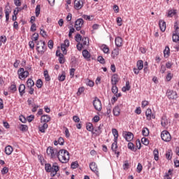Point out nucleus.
<instances>
[{"instance_id": "obj_1", "label": "nucleus", "mask_w": 179, "mask_h": 179, "mask_svg": "<svg viewBox=\"0 0 179 179\" xmlns=\"http://www.w3.org/2000/svg\"><path fill=\"white\" fill-rule=\"evenodd\" d=\"M45 170L46 173H50V177H55V175L59 171V166L56 162L52 165L51 164H45Z\"/></svg>"}, {"instance_id": "obj_2", "label": "nucleus", "mask_w": 179, "mask_h": 179, "mask_svg": "<svg viewBox=\"0 0 179 179\" xmlns=\"http://www.w3.org/2000/svg\"><path fill=\"white\" fill-rule=\"evenodd\" d=\"M57 157L60 163H68L69 162V152L66 150H60L57 154Z\"/></svg>"}, {"instance_id": "obj_3", "label": "nucleus", "mask_w": 179, "mask_h": 179, "mask_svg": "<svg viewBox=\"0 0 179 179\" xmlns=\"http://www.w3.org/2000/svg\"><path fill=\"white\" fill-rule=\"evenodd\" d=\"M76 47L78 51H82L83 48H86L87 47H89V38H83L81 41L77 43Z\"/></svg>"}, {"instance_id": "obj_4", "label": "nucleus", "mask_w": 179, "mask_h": 179, "mask_svg": "<svg viewBox=\"0 0 179 179\" xmlns=\"http://www.w3.org/2000/svg\"><path fill=\"white\" fill-rule=\"evenodd\" d=\"M17 76L19 79H20V80H24V79H26V78L29 77V73L28 71L24 70V68H20L17 70Z\"/></svg>"}, {"instance_id": "obj_5", "label": "nucleus", "mask_w": 179, "mask_h": 179, "mask_svg": "<svg viewBox=\"0 0 179 179\" xmlns=\"http://www.w3.org/2000/svg\"><path fill=\"white\" fill-rule=\"evenodd\" d=\"M46 153L50 159H55L58 155V150L52 147H48L46 150Z\"/></svg>"}, {"instance_id": "obj_6", "label": "nucleus", "mask_w": 179, "mask_h": 179, "mask_svg": "<svg viewBox=\"0 0 179 179\" xmlns=\"http://www.w3.org/2000/svg\"><path fill=\"white\" fill-rule=\"evenodd\" d=\"M174 32L173 34L172 40L173 43H178L179 41V27H178V23L175 22L174 24Z\"/></svg>"}, {"instance_id": "obj_7", "label": "nucleus", "mask_w": 179, "mask_h": 179, "mask_svg": "<svg viewBox=\"0 0 179 179\" xmlns=\"http://www.w3.org/2000/svg\"><path fill=\"white\" fill-rule=\"evenodd\" d=\"M161 138L164 142H170L171 141V135L168 131L164 130L161 133Z\"/></svg>"}, {"instance_id": "obj_8", "label": "nucleus", "mask_w": 179, "mask_h": 179, "mask_svg": "<svg viewBox=\"0 0 179 179\" xmlns=\"http://www.w3.org/2000/svg\"><path fill=\"white\" fill-rule=\"evenodd\" d=\"M36 45V50L38 52H41V54H43V52L45 51V43L44 41H38Z\"/></svg>"}, {"instance_id": "obj_9", "label": "nucleus", "mask_w": 179, "mask_h": 179, "mask_svg": "<svg viewBox=\"0 0 179 179\" xmlns=\"http://www.w3.org/2000/svg\"><path fill=\"white\" fill-rule=\"evenodd\" d=\"M166 96L169 100H175L178 97L177 92L171 90H167Z\"/></svg>"}, {"instance_id": "obj_10", "label": "nucleus", "mask_w": 179, "mask_h": 179, "mask_svg": "<svg viewBox=\"0 0 179 179\" xmlns=\"http://www.w3.org/2000/svg\"><path fill=\"white\" fill-rule=\"evenodd\" d=\"M93 106L95 110H96V111H101V109H102L101 101H100L99 98L97 97L94 98V100L93 101Z\"/></svg>"}, {"instance_id": "obj_11", "label": "nucleus", "mask_w": 179, "mask_h": 179, "mask_svg": "<svg viewBox=\"0 0 179 179\" xmlns=\"http://www.w3.org/2000/svg\"><path fill=\"white\" fill-rule=\"evenodd\" d=\"M85 5V1L84 0H75L74 1V8L76 10H80L83 8V6Z\"/></svg>"}, {"instance_id": "obj_12", "label": "nucleus", "mask_w": 179, "mask_h": 179, "mask_svg": "<svg viewBox=\"0 0 179 179\" xmlns=\"http://www.w3.org/2000/svg\"><path fill=\"white\" fill-rule=\"evenodd\" d=\"M69 47V40L66 39L64 42L61 44V50L63 54H64V55H66V52H67L66 48H68Z\"/></svg>"}, {"instance_id": "obj_13", "label": "nucleus", "mask_w": 179, "mask_h": 179, "mask_svg": "<svg viewBox=\"0 0 179 179\" xmlns=\"http://www.w3.org/2000/svg\"><path fill=\"white\" fill-rule=\"evenodd\" d=\"M83 19L82 18H79L78 19L76 22H75V28L76 29L79 31V30H80V29H82L83 26Z\"/></svg>"}, {"instance_id": "obj_14", "label": "nucleus", "mask_w": 179, "mask_h": 179, "mask_svg": "<svg viewBox=\"0 0 179 179\" xmlns=\"http://www.w3.org/2000/svg\"><path fill=\"white\" fill-rule=\"evenodd\" d=\"M123 136L127 142H131V141L134 139V134L129 131H124L123 133Z\"/></svg>"}, {"instance_id": "obj_15", "label": "nucleus", "mask_w": 179, "mask_h": 179, "mask_svg": "<svg viewBox=\"0 0 179 179\" xmlns=\"http://www.w3.org/2000/svg\"><path fill=\"white\" fill-rule=\"evenodd\" d=\"M90 169L93 171V173H95L96 176H99V167L97 166V164H96V162H91L90 164Z\"/></svg>"}, {"instance_id": "obj_16", "label": "nucleus", "mask_w": 179, "mask_h": 179, "mask_svg": "<svg viewBox=\"0 0 179 179\" xmlns=\"http://www.w3.org/2000/svg\"><path fill=\"white\" fill-rule=\"evenodd\" d=\"M145 116H146V120L148 121H150V120H152V118L153 120H155V118H156L155 115H153L152 113V109H150V108H148V109L146 110V111H145Z\"/></svg>"}, {"instance_id": "obj_17", "label": "nucleus", "mask_w": 179, "mask_h": 179, "mask_svg": "<svg viewBox=\"0 0 179 179\" xmlns=\"http://www.w3.org/2000/svg\"><path fill=\"white\" fill-rule=\"evenodd\" d=\"M117 143H118V141H114V143H112L111 149H112L113 152H114V153H115V155H117V156H120V151L118 150Z\"/></svg>"}, {"instance_id": "obj_18", "label": "nucleus", "mask_w": 179, "mask_h": 179, "mask_svg": "<svg viewBox=\"0 0 179 179\" xmlns=\"http://www.w3.org/2000/svg\"><path fill=\"white\" fill-rule=\"evenodd\" d=\"M101 128H103V124H100L98 128L94 129L92 134H95L96 136H100V135H101V132H103Z\"/></svg>"}, {"instance_id": "obj_19", "label": "nucleus", "mask_w": 179, "mask_h": 179, "mask_svg": "<svg viewBox=\"0 0 179 179\" xmlns=\"http://www.w3.org/2000/svg\"><path fill=\"white\" fill-rule=\"evenodd\" d=\"M38 128L39 132H41L42 134H45V129L48 128V124L43 123V124H39Z\"/></svg>"}, {"instance_id": "obj_20", "label": "nucleus", "mask_w": 179, "mask_h": 179, "mask_svg": "<svg viewBox=\"0 0 179 179\" xmlns=\"http://www.w3.org/2000/svg\"><path fill=\"white\" fill-rule=\"evenodd\" d=\"M51 121V117L48 115H43L41 117V122L47 124V122H50Z\"/></svg>"}, {"instance_id": "obj_21", "label": "nucleus", "mask_w": 179, "mask_h": 179, "mask_svg": "<svg viewBox=\"0 0 179 179\" xmlns=\"http://www.w3.org/2000/svg\"><path fill=\"white\" fill-rule=\"evenodd\" d=\"M120 81V77L118 74H113L111 77V85H117Z\"/></svg>"}, {"instance_id": "obj_22", "label": "nucleus", "mask_w": 179, "mask_h": 179, "mask_svg": "<svg viewBox=\"0 0 179 179\" xmlns=\"http://www.w3.org/2000/svg\"><path fill=\"white\" fill-rule=\"evenodd\" d=\"M83 56L85 59H87V61H90V57H92V55L87 50H83Z\"/></svg>"}, {"instance_id": "obj_23", "label": "nucleus", "mask_w": 179, "mask_h": 179, "mask_svg": "<svg viewBox=\"0 0 179 179\" xmlns=\"http://www.w3.org/2000/svg\"><path fill=\"white\" fill-rule=\"evenodd\" d=\"M159 26L161 31H166V22L160 20L159 22Z\"/></svg>"}, {"instance_id": "obj_24", "label": "nucleus", "mask_w": 179, "mask_h": 179, "mask_svg": "<svg viewBox=\"0 0 179 179\" xmlns=\"http://www.w3.org/2000/svg\"><path fill=\"white\" fill-rule=\"evenodd\" d=\"M113 113L115 117H118L121 113V109L120 108V106H115L113 110Z\"/></svg>"}, {"instance_id": "obj_25", "label": "nucleus", "mask_w": 179, "mask_h": 179, "mask_svg": "<svg viewBox=\"0 0 179 179\" xmlns=\"http://www.w3.org/2000/svg\"><path fill=\"white\" fill-rule=\"evenodd\" d=\"M122 38L117 36L115 40V45L119 48L122 47Z\"/></svg>"}, {"instance_id": "obj_26", "label": "nucleus", "mask_w": 179, "mask_h": 179, "mask_svg": "<svg viewBox=\"0 0 179 179\" xmlns=\"http://www.w3.org/2000/svg\"><path fill=\"white\" fill-rule=\"evenodd\" d=\"M20 96L24 94V90H26V86L24 84H20L18 88Z\"/></svg>"}, {"instance_id": "obj_27", "label": "nucleus", "mask_w": 179, "mask_h": 179, "mask_svg": "<svg viewBox=\"0 0 179 179\" xmlns=\"http://www.w3.org/2000/svg\"><path fill=\"white\" fill-rule=\"evenodd\" d=\"M12 152H13V148H12V146L8 145L5 148V152L6 155H8V156L12 155Z\"/></svg>"}, {"instance_id": "obj_28", "label": "nucleus", "mask_w": 179, "mask_h": 179, "mask_svg": "<svg viewBox=\"0 0 179 179\" xmlns=\"http://www.w3.org/2000/svg\"><path fill=\"white\" fill-rule=\"evenodd\" d=\"M101 50H102L104 54H110V48H108V46H107V45L103 44L101 45Z\"/></svg>"}, {"instance_id": "obj_29", "label": "nucleus", "mask_w": 179, "mask_h": 179, "mask_svg": "<svg viewBox=\"0 0 179 179\" xmlns=\"http://www.w3.org/2000/svg\"><path fill=\"white\" fill-rule=\"evenodd\" d=\"M112 134L114 136V141H118V130H117V129H112Z\"/></svg>"}, {"instance_id": "obj_30", "label": "nucleus", "mask_w": 179, "mask_h": 179, "mask_svg": "<svg viewBox=\"0 0 179 179\" xmlns=\"http://www.w3.org/2000/svg\"><path fill=\"white\" fill-rule=\"evenodd\" d=\"M130 90L131 85H129V81H127L125 86L122 88V92H128Z\"/></svg>"}, {"instance_id": "obj_31", "label": "nucleus", "mask_w": 179, "mask_h": 179, "mask_svg": "<svg viewBox=\"0 0 179 179\" xmlns=\"http://www.w3.org/2000/svg\"><path fill=\"white\" fill-rule=\"evenodd\" d=\"M86 129L87 131H89L90 132H92L93 133V131L94 129V128L93 127V124L89 122V123H87L86 124Z\"/></svg>"}, {"instance_id": "obj_32", "label": "nucleus", "mask_w": 179, "mask_h": 179, "mask_svg": "<svg viewBox=\"0 0 179 179\" xmlns=\"http://www.w3.org/2000/svg\"><path fill=\"white\" fill-rule=\"evenodd\" d=\"M66 78V76L65 75V72H62V74H59L58 76V80L59 82H64Z\"/></svg>"}, {"instance_id": "obj_33", "label": "nucleus", "mask_w": 179, "mask_h": 179, "mask_svg": "<svg viewBox=\"0 0 179 179\" xmlns=\"http://www.w3.org/2000/svg\"><path fill=\"white\" fill-rule=\"evenodd\" d=\"M27 87H33L34 86V81L31 78H29L27 81Z\"/></svg>"}, {"instance_id": "obj_34", "label": "nucleus", "mask_w": 179, "mask_h": 179, "mask_svg": "<svg viewBox=\"0 0 179 179\" xmlns=\"http://www.w3.org/2000/svg\"><path fill=\"white\" fill-rule=\"evenodd\" d=\"M164 55L165 58H167L169 55H170V48L169 46H166L164 50Z\"/></svg>"}, {"instance_id": "obj_35", "label": "nucleus", "mask_w": 179, "mask_h": 179, "mask_svg": "<svg viewBox=\"0 0 179 179\" xmlns=\"http://www.w3.org/2000/svg\"><path fill=\"white\" fill-rule=\"evenodd\" d=\"M136 66L138 69H143V61L142 60H138L136 63Z\"/></svg>"}, {"instance_id": "obj_36", "label": "nucleus", "mask_w": 179, "mask_h": 179, "mask_svg": "<svg viewBox=\"0 0 179 179\" xmlns=\"http://www.w3.org/2000/svg\"><path fill=\"white\" fill-rule=\"evenodd\" d=\"M153 155L155 160L157 162V160H159V150L155 148L153 151Z\"/></svg>"}, {"instance_id": "obj_37", "label": "nucleus", "mask_w": 179, "mask_h": 179, "mask_svg": "<svg viewBox=\"0 0 179 179\" xmlns=\"http://www.w3.org/2000/svg\"><path fill=\"white\" fill-rule=\"evenodd\" d=\"M142 135H143V136H149V129L147 127L143 128Z\"/></svg>"}, {"instance_id": "obj_38", "label": "nucleus", "mask_w": 179, "mask_h": 179, "mask_svg": "<svg viewBox=\"0 0 179 179\" xmlns=\"http://www.w3.org/2000/svg\"><path fill=\"white\" fill-rule=\"evenodd\" d=\"M118 54H120V49L116 48L112 52L111 55L113 58H115L116 57H118Z\"/></svg>"}, {"instance_id": "obj_39", "label": "nucleus", "mask_w": 179, "mask_h": 179, "mask_svg": "<svg viewBox=\"0 0 179 179\" xmlns=\"http://www.w3.org/2000/svg\"><path fill=\"white\" fill-rule=\"evenodd\" d=\"M43 75L46 82H50L51 80V78H50V75L48 74V71H45Z\"/></svg>"}, {"instance_id": "obj_40", "label": "nucleus", "mask_w": 179, "mask_h": 179, "mask_svg": "<svg viewBox=\"0 0 179 179\" xmlns=\"http://www.w3.org/2000/svg\"><path fill=\"white\" fill-rule=\"evenodd\" d=\"M177 13V11L176 10H169L168 11V17H173L174 15Z\"/></svg>"}, {"instance_id": "obj_41", "label": "nucleus", "mask_w": 179, "mask_h": 179, "mask_svg": "<svg viewBox=\"0 0 179 179\" xmlns=\"http://www.w3.org/2000/svg\"><path fill=\"white\" fill-rule=\"evenodd\" d=\"M9 90H10V92L12 93H15V92H16V90H17V88L16 87V84H15V83L11 84V85L9 87Z\"/></svg>"}, {"instance_id": "obj_42", "label": "nucleus", "mask_w": 179, "mask_h": 179, "mask_svg": "<svg viewBox=\"0 0 179 179\" xmlns=\"http://www.w3.org/2000/svg\"><path fill=\"white\" fill-rule=\"evenodd\" d=\"M111 90L113 94H117V93H118V87H117V85H112Z\"/></svg>"}, {"instance_id": "obj_43", "label": "nucleus", "mask_w": 179, "mask_h": 179, "mask_svg": "<svg viewBox=\"0 0 179 179\" xmlns=\"http://www.w3.org/2000/svg\"><path fill=\"white\" fill-rule=\"evenodd\" d=\"M41 10V6L40 5H37L35 10L36 17H38V16L40 15Z\"/></svg>"}, {"instance_id": "obj_44", "label": "nucleus", "mask_w": 179, "mask_h": 179, "mask_svg": "<svg viewBox=\"0 0 179 179\" xmlns=\"http://www.w3.org/2000/svg\"><path fill=\"white\" fill-rule=\"evenodd\" d=\"M4 12L6 15V20H9V14L10 13V10H9V8L6 7Z\"/></svg>"}, {"instance_id": "obj_45", "label": "nucleus", "mask_w": 179, "mask_h": 179, "mask_svg": "<svg viewBox=\"0 0 179 179\" xmlns=\"http://www.w3.org/2000/svg\"><path fill=\"white\" fill-rule=\"evenodd\" d=\"M36 86L38 89H41V87H43V81L41 79H38L36 83Z\"/></svg>"}, {"instance_id": "obj_46", "label": "nucleus", "mask_w": 179, "mask_h": 179, "mask_svg": "<svg viewBox=\"0 0 179 179\" xmlns=\"http://www.w3.org/2000/svg\"><path fill=\"white\" fill-rule=\"evenodd\" d=\"M141 143L143 145H145V146H148L149 145V140L145 137L141 138Z\"/></svg>"}, {"instance_id": "obj_47", "label": "nucleus", "mask_w": 179, "mask_h": 179, "mask_svg": "<svg viewBox=\"0 0 179 179\" xmlns=\"http://www.w3.org/2000/svg\"><path fill=\"white\" fill-rule=\"evenodd\" d=\"M20 131H22V132H26V131H27V129H28L27 125L21 124L20 126Z\"/></svg>"}, {"instance_id": "obj_48", "label": "nucleus", "mask_w": 179, "mask_h": 179, "mask_svg": "<svg viewBox=\"0 0 179 179\" xmlns=\"http://www.w3.org/2000/svg\"><path fill=\"white\" fill-rule=\"evenodd\" d=\"M76 41H77L78 43H80L82 41V36L80 34H78L76 36Z\"/></svg>"}, {"instance_id": "obj_49", "label": "nucleus", "mask_w": 179, "mask_h": 179, "mask_svg": "<svg viewBox=\"0 0 179 179\" xmlns=\"http://www.w3.org/2000/svg\"><path fill=\"white\" fill-rule=\"evenodd\" d=\"M27 103H28V106H31V107H32L33 106L35 105L34 99H33V98L28 99Z\"/></svg>"}, {"instance_id": "obj_50", "label": "nucleus", "mask_w": 179, "mask_h": 179, "mask_svg": "<svg viewBox=\"0 0 179 179\" xmlns=\"http://www.w3.org/2000/svg\"><path fill=\"white\" fill-rule=\"evenodd\" d=\"M32 41H37L38 40V34L34 33L31 38Z\"/></svg>"}, {"instance_id": "obj_51", "label": "nucleus", "mask_w": 179, "mask_h": 179, "mask_svg": "<svg viewBox=\"0 0 179 179\" xmlns=\"http://www.w3.org/2000/svg\"><path fill=\"white\" fill-rule=\"evenodd\" d=\"M64 135L66 136V138H69V136H71V134L69 133V129H68L66 127H64Z\"/></svg>"}, {"instance_id": "obj_52", "label": "nucleus", "mask_w": 179, "mask_h": 179, "mask_svg": "<svg viewBox=\"0 0 179 179\" xmlns=\"http://www.w3.org/2000/svg\"><path fill=\"white\" fill-rule=\"evenodd\" d=\"M128 148L130 149V150H132L133 152H135V145H134V143H128Z\"/></svg>"}, {"instance_id": "obj_53", "label": "nucleus", "mask_w": 179, "mask_h": 179, "mask_svg": "<svg viewBox=\"0 0 179 179\" xmlns=\"http://www.w3.org/2000/svg\"><path fill=\"white\" fill-rule=\"evenodd\" d=\"M58 143L59 145H61L62 146H63L64 143H65V141L64 140V138L62 137H59L58 138Z\"/></svg>"}, {"instance_id": "obj_54", "label": "nucleus", "mask_w": 179, "mask_h": 179, "mask_svg": "<svg viewBox=\"0 0 179 179\" xmlns=\"http://www.w3.org/2000/svg\"><path fill=\"white\" fill-rule=\"evenodd\" d=\"M142 169H143V166H142L141 163H138L137 166V173H141L142 171Z\"/></svg>"}, {"instance_id": "obj_55", "label": "nucleus", "mask_w": 179, "mask_h": 179, "mask_svg": "<svg viewBox=\"0 0 179 179\" xmlns=\"http://www.w3.org/2000/svg\"><path fill=\"white\" fill-rule=\"evenodd\" d=\"M98 61L100 62V64H106V61L104 60V58L102 56L98 57Z\"/></svg>"}, {"instance_id": "obj_56", "label": "nucleus", "mask_w": 179, "mask_h": 179, "mask_svg": "<svg viewBox=\"0 0 179 179\" xmlns=\"http://www.w3.org/2000/svg\"><path fill=\"white\" fill-rule=\"evenodd\" d=\"M173 79V74L171 73H169L166 76V80L170 82Z\"/></svg>"}, {"instance_id": "obj_57", "label": "nucleus", "mask_w": 179, "mask_h": 179, "mask_svg": "<svg viewBox=\"0 0 179 179\" xmlns=\"http://www.w3.org/2000/svg\"><path fill=\"white\" fill-rule=\"evenodd\" d=\"M85 91V88L84 87H80L78 90L77 92V96H80V94H82V92Z\"/></svg>"}, {"instance_id": "obj_58", "label": "nucleus", "mask_w": 179, "mask_h": 179, "mask_svg": "<svg viewBox=\"0 0 179 179\" xmlns=\"http://www.w3.org/2000/svg\"><path fill=\"white\" fill-rule=\"evenodd\" d=\"M48 48L51 50L54 48V42L51 40H50L48 41Z\"/></svg>"}, {"instance_id": "obj_59", "label": "nucleus", "mask_w": 179, "mask_h": 179, "mask_svg": "<svg viewBox=\"0 0 179 179\" xmlns=\"http://www.w3.org/2000/svg\"><path fill=\"white\" fill-rule=\"evenodd\" d=\"M78 166H79V164H78L77 162H73V163L71 164V169H78Z\"/></svg>"}, {"instance_id": "obj_60", "label": "nucleus", "mask_w": 179, "mask_h": 179, "mask_svg": "<svg viewBox=\"0 0 179 179\" xmlns=\"http://www.w3.org/2000/svg\"><path fill=\"white\" fill-rule=\"evenodd\" d=\"M30 30L31 31H36V30H37V27L36 26L35 23L31 24Z\"/></svg>"}, {"instance_id": "obj_61", "label": "nucleus", "mask_w": 179, "mask_h": 179, "mask_svg": "<svg viewBox=\"0 0 179 179\" xmlns=\"http://www.w3.org/2000/svg\"><path fill=\"white\" fill-rule=\"evenodd\" d=\"M29 45L31 50H34V41H29Z\"/></svg>"}, {"instance_id": "obj_62", "label": "nucleus", "mask_w": 179, "mask_h": 179, "mask_svg": "<svg viewBox=\"0 0 179 179\" xmlns=\"http://www.w3.org/2000/svg\"><path fill=\"white\" fill-rule=\"evenodd\" d=\"M28 122H31V121H33V120H34V115H31L30 116L27 117V118Z\"/></svg>"}, {"instance_id": "obj_63", "label": "nucleus", "mask_w": 179, "mask_h": 179, "mask_svg": "<svg viewBox=\"0 0 179 179\" xmlns=\"http://www.w3.org/2000/svg\"><path fill=\"white\" fill-rule=\"evenodd\" d=\"M14 3L15 6H20L22 5L20 0H14Z\"/></svg>"}, {"instance_id": "obj_64", "label": "nucleus", "mask_w": 179, "mask_h": 179, "mask_svg": "<svg viewBox=\"0 0 179 179\" xmlns=\"http://www.w3.org/2000/svg\"><path fill=\"white\" fill-rule=\"evenodd\" d=\"M8 171H9V169H8V167H4L3 168L1 173L2 174H6Z\"/></svg>"}]
</instances>
